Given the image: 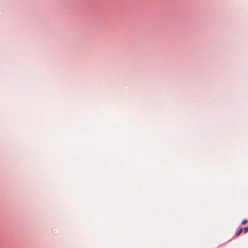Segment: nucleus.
<instances>
[{"mask_svg": "<svg viewBox=\"0 0 248 248\" xmlns=\"http://www.w3.org/2000/svg\"><path fill=\"white\" fill-rule=\"evenodd\" d=\"M243 231V228H241L238 231V232L236 233V236H239L242 232Z\"/></svg>", "mask_w": 248, "mask_h": 248, "instance_id": "obj_1", "label": "nucleus"}, {"mask_svg": "<svg viewBox=\"0 0 248 248\" xmlns=\"http://www.w3.org/2000/svg\"><path fill=\"white\" fill-rule=\"evenodd\" d=\"M247 222V220L246 219H244L242 221V224L244 225Z\"/></svg>", "mask_w": 248, "mask_h": 248, "instance_id": "obj_3", "label": "nucleus"}, {"mask_svg": "<svg viewBox=\"0 0 248 248\" xmlns=\"http://www.w3.org/2000/svg\"><path fill=\"white\" fill-rule=\"evenodd\" d=\"M243 230H244V233H246L247 232H248V226L246 227H245L244 229H243Z\"/></svg>", "mask_w": 248, "mask_h": 248, "instance_id": "obj_2", "label": "nucleus"}]
</instances>
